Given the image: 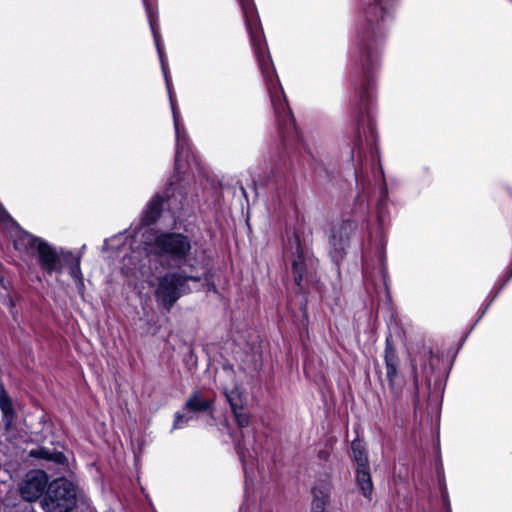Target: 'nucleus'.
<instances>
[{"mask_svg": "<svg viewBox=\"0 0 512 512\" xmlns=\"http://www.w3.org/2000/svg\"><path fill=\"white\" fill-rule=\"evenodd\" d=\"M382 193H383V196L386 197V194H387L386 189H384Z\"/></svg>", "mask_w": 512, "mask_h": 512, "instance_id": "nucleus-29", "label": "nucleus"}, {"mask_svg": "<svg viewBox=\"0 0 512 512\" xmlns=\"http://www.w3.org/2000/svg\"><path fill=\"white\" fill-rule=\"evenodd\" d=\"M398 365H387L386 366V377L389 382L392 393L397 397L401 391V383L398 377Z\"/></svg>", "mask_w": 512, "mask_h": 512, "instance_id": "nucleus-18", "label": "nucleus"}, {"mask_svg": "<svg viewBox=\"0 0 512 512\" xmlns=\"http://www.w3.org/2000/svg\"><path fill=\"white\" fill-rule=\"evenodd\" d=\"M352 231V223L342 221L333 225L329 236V254L333 261L342 259L345 248L348 245L349 235Z\"/></svg>", "mask_w": 512, "mask_h": 512, "instance_id": "nucleus-8", "label": "nucleus"}, {"mask_svg": "<svg viewBox=\"0 0 512 512\" xmlns=\"http://www.w3.org/2000/svg\"><path fill=\"white\" fill-rule=\"evenodd\" d=\"M76 504L74 485L66 479H56L48 487L42 500L46 512H70Z\"/></svg>", "mask_w": 512, "mask_h": 512, "instance_id": "nucleus-6", "label": "nucleus"}, {"mask_svg": "<svg viewBox=\"0 0 512 512\" xmlns=\"http://www.w3.org/2000/svg\"><path fill=\"white\" fill-rule=\"evenodd\" d=\"M29 455L33 458H40L47 461H53L55 463L62 464L65 461V456L58 451H50L47 448H36L29 452Z\"/></svg>", "mask_w": 512, "mask_h": 512, "instance_id": "nucleus-17", "label": "nucleus"}, {"mask_svg": "<svg viewBox=\"0 0 512 512\" xmlns=\"http://www.w3.org/2000/svg\"><path fill=\"white\" fill-rule=\"evenodd\" d=\"M395 0H372L364 9L357 23V37L363 54V69L366 74L365 83L359 91H372L373 83L368 73L376 61V45L384 35V30L392 21Z\"/></svg>", "mask_w": 512, "mask_h": 512, "instance_id": "nucleus-3", "label": "nucleus"}, {"mask_svg": "<svg viewBox=\"0 0 512 512\" xmlns=\"http://www.w3.org/2000/svg\"><path fill=\"white\" fill-rule=\"evenodd\" d=\"M147 282L149 283V285H154V282L150 279V277L147 278Z\"/></svg>", "mask_w": 512, "mask_h": 512, "instance_id": "nucleus-28", "label": "nucleus"}, {"mask_svg": "<svg viewBox=\"0 0 512 512\" xmlns=\"http://www.w3.org/2000/svg\"><path fill=\"white\" fill-rule=\"evenodd\" d=\"M190 420H192V416H188L186 414L177 413L175 416V420L173 423V429H180L185 424H187Z\"/></svg>", "mask_w": 512, "mask_h": 512, "instance_id": "nucleus-23", "label": "nucleus"}, {"mask_svg": "<svg viewBox=\"0 0 512 512\" xmlns=\"http://www.w3.org/2000/svg\"><path fill=\"white\" fill-rule=\"evenodd\" d=\"M123 236H118V237H114L113 239L111 240H107L105 242V248L106 249H110V248H114V242H118L120 240H122Z\"/></svg>", "mask_w": 512, "mask_h": 512, "instance_id": "nucleus-24", "label": "nucleus"}, {"mask_svg": "<svg viewBox=\"0 0 512 512\" xmlns=\"http://www.w3.org/2000/svg\"><path fill=\"white\" fill-rule=\"evenodd\" d=\"M356 481L363 496L371 500L373 492V483L370 475L369 466L357 467Z\"/></svg>", "mask_w": 512, "mask_h": 512, "instance_id": "nucleus-13", "label": "nucleus"}, {"mask_svg": "<svg viewBox=\"0 0 512 512\" xmlns=\"http://www.w3.org/2000/svg\"><path fill=\"white\" fill-rule=\"evenodd\" d=\"M164 201L163 197L154 196L143 213L145 227L137 231L131 239L125 237L120 248V252L124 253L121 269L125 274L136 276L139 272L142 277L145 276L140 264L143 254L150 262L155 261L163 267L180 271L194 267L196 260L192 255L191 239L187 235L179 232H159L148 227L157 220Z\"/></svg>", "mask_w": 512, "mask_h": 512, "instance_id": "nucleus-1", "label": "nucleus"}, {"mask_svg": "<svg viewBox=\"0 0 512 512\" xmlns=\"http://www.w3.org/2000/svg\"><path fill=\"white\" fill-rule=\"evenodd\" d=\"M200 280L199 276L187 274V270L168 272L158 279L155 289L156 302L164 309L170 310L180 298L186 283Z\"/></svg>", "mask_w": 512, "mask_h": 512, "instance_id": "nucleus-5", "label": "nucleus"}, {"mask_svg": "<svg viewBox=\"0 0 512 512\" xmlns=\"http://www.w3.org/2000/svg\"><path fill=\"white\" fill-rule=\"evenodd\" d=\"M68 250H57L45 240L38 244L36 253L40 267L48 274L61 273L63 270V255Z\"/></svg>", "mask_w": 512, "mask_h": 512, "instance_id": "nucleus-7", "label": "nucleus"}, {"mask_svg": "<svg viewBox=\"0 0 512 512\" xmlns=\"http://www.w3.org/2000/svg\"><path fill=\"white\" fill-rule=\"evenodd\" d=\"M144 4L146 7V14L147 18L151 27L152 34L154 36L155 45L159 54L162 71L165 77L166 86L169 92V98H170V104L172 109V115H173V122H174V128H175V134H176V155H175V170L177 172H180L182 168H184L185 163H188L189 158V147H188V138L187 134L184 128L183 123L180 119V112L179 109L176 106V102L173 98L172 92H171V81L168 76V65L164 57L163 49L160 43L159 34H158V27L156 23V18L154 15L153 8L150 7L145 0Z\"/></svg>", "mask_w": 512, "mask_h": 512, "instance_id": "nucleus-4", "label": "nucleus"}, {"mask_svg": "<svg viewBox=\"0 0 512 512\" xmlns=\"http://www.w3.org/2000/svg\"><path fill=\"white\" fill-rule=\"evenodd\" d=\"M385 365H398V357L395 349L392 347L389 339L386 340V347L384 353Z\"/></svg>", "mask_w": 512, "mask_h": 512, "instance_id": "nucleus-21", "label": "nucleus"}, {"mask_svg": "<svg viewBox=\"0 0 512 512\" xmlns=\"http://www.w3.org/2000/svg\"><path fill=\"white\" fill-rule=\"evenodd\" d=\"M330 492L331 486L329 483H321L313 488L311 512H325V508L329 502Z\"/></svg>", "mask_w": 512, "mask_h": 512, "instance_id": "nucleus-12", "label": "nucleus"}, {"mask_svg": "<svg viewBox=\"0 0 512 512\" xmlns=\"http://www.w3.org/2000/svg\"><path fill=\"white\" fill-rule=\"evenodd\" d=\"M235 420L240 427H247L249 424V416L243 411V409H232Z\"/></svg>", "mask_w": 512, "mask_h": 512, "instance_id": "nucleus-22", "label": "nucleus"}, {"mask_svg": "<svg viewBox=\"0 0 512 512\" xmlns=\"http://www.w3.org/2000/svg\"><path fill=\"white\" fill-rule=\"evenodd\" d=\"M42 240V238L33 236L21 229H17L13 235L14 247L21 253L36 252L38 244L42 242Z\"/></svg>", "mask_w": 512, "mask_h": 512, "instance_id": "nucleus-11", "label": "nucleus"}, {"mask_svg": "<svg viewBox=\"0 0 512 512\" xmlns=\"http://www.w3.org/2000/svg\"><path fill=\"white\" fill-rule=\"evenodd\" d=\"M208 289H209V290H210V289H213V290H214V289H215L214 284L209 283V284H208Z\"/></svg>", "mask_w": 512, "mask_h": 512, "instance_id": "nucleus-27", "label": "nucleus"}, {"mask_svg": "<svg viewBox=\"0 0 512 512\" xmlns=\"http://www.w3.org/2000/svg\"><path fill=\"white\" fill-rule=\"evenodd\" d=\"M237 447H238V451H239L240 458H241V459H243V457H244L243 448H244V447H243V446H242V444H240V443H238V444H237Z\"/></svg>", "mask_w": 512, "mask_h": 512, "instance_id": "nucleus-26", "label": "nucleus"}, {"mask_svg": "<svg viewBox=\"0 0 512 512\" xmlns=\"http://www.w3.org/2000/svg\"><path fill=\"white\" fill-rule=\"evenodd\" d=\"M211 401L203 398L199 392L193 393L185 403V409L189 412H202L210 408Z\"/></svg>", "mask_w": 512, "mask_h": 512, "instance_id": "nucleus-16", "label": "nucleus"}, {"mask_svg": "<svg viewBox=\"0 0 512 512\" xmlns=\"http://www.w3.org/2000/svg\"><path fill=\"white\" fill-rule=\"evenodd\" d=\"M293 271L295 274V282L298 286L301 285V281L303 280V274L305 270V260L303 258L302 253H299L297 258L293 261Z\"/></svg>", "mask_w": 512, "mask_h": 512, "instance_id": "nucleus-20", "label": "nucleus"}, {"mask_svg": "<svg viewBox=\"0 0 512 512\" xmlns=\"http://www.w3.org/2000/svg\"><path fill=\"white\" fill-rule=\"evenodd\" d=\"M427 354L431 355L432 354V351L431 350H427L426 351Z\"/></svg>", "mask_w": 512, "mask_h": 512, "instance_id": "nucleus-30", "label": "nucleus"}, {"mask_svg": "<svg viewBox=\"0 0 512 512\" xmlns=\"http://www.w3.org/2000/svg\"><path fill=\"white\" fill-rule=\"evenodd\" d=\"M223 390L231 409H243L244 398L235 383H232L230 386H224Z\"/></svg>", "mask_w": 512, "mask_h": 512, "instance_id": "nucleus-15", "label": "nucleus"}, {"mask_svg": "<svg viewBox=\"0 0 512 512\" xmlns=\"http://www.w3.org/2000/svg\"><path fill=\"white\" fill-rule=\"evenodd\" d=\"M353 458L357 463V467L369 466L367 454L364 445L360 441H354L351 445Z\"/></svg>", "mask_w": 512, "mask_h": 512, "instance_id": "nucleus-19", "label": "nucleus"}, {"mask_svg": "<svg viewBox=\"0 0 512 512\" xmlns=\"http://www.w3.org/2000/svg\"><path fill=\"white\" fill-rule=\"evenodd\" d=\"M0 409L6 428H10L14 420V409L11 399L3 387H0Z\"/></svg>", "mask_w": 512, "mask_h": 512, "instance_id": "nucleus-14", "label": "nucleus"}, {"mask_svg": "<svg viewBox=\"0 0 512 512\" xmlns=\"http://www.w3.org/2000/svg\"><path fill=\"white\" fill-rule=\"evenodd\" d=\"M48 487V477L46 473L36 470L26 475L20 487V492L24 499L32 502L39 499L46 489L48 490Z\"/></svg>", "mask_w": 512, "mask_h": 512, "instance_id": "nucleus-9", "label": "nucleus"}, {"mask_svg": "<svg viewBox=\"0 0 512 512\" xmlns=\"http://www.w3.org/2000/svg\"><path fill=\"white\" fill-rule=\"evenodd\" d=\"M86 248L85 245L82 246L80 252H72L67 251L64 253L63 257V266H67L69 268L70 276L73 278L78 290L80 292L84 289V278L81 271L80 263L82 259L83 250Z\"/></svg>", "mask_w": 512, "mask_h": 512, "instance_id": "nucleus-10", "label": "nucleus"}, {"mask_svg": "<svg viewBox=\"0 0 512 512\" xmlns=\"http://www.w3.org/2000/svg\"><path fill=\"white\" fill-rule=\"evenodd\" d=\"M239 1L244 13L250 41L257 57L278 125L281 130L288 132L293 128V117L267 49L255 5L252 0Z\"/></svg>", "mask_w": 512, "mask_h": 512, "instance_id": "nucleus-2", "label": "nucleus"}, {"mask_svg": "<svg viewBox=\"0 0 512 512\" xmlns=\"http://www.w3.org/2000/svg\"><path fill=\"white\" fill-rule=\"evenodd\" d=\"M6 218H9L8 214L4 211L2 205L0 204V221H4Z\"/></svg>", "mask_w": 512, "mask_h": 512, "instance_id": "nucleus-25", "label": "nucleus"}]
</instances>
